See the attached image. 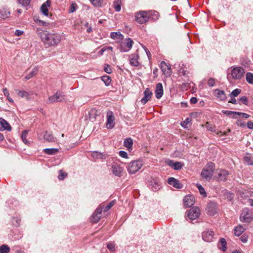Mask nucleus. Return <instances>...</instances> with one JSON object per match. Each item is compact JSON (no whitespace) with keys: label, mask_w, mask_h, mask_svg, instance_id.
<instances>
[{"label":"nucleus","mask_w":253,"mask_h":253,"mask_svg":"<svg viewBox=\"0 0 253 253\" xmlns=\"http://www.w3.org/2000/svg\"><path fill=\"white\" fill-rule=\"evenodd\" d=\"M37 33L42 41L48 46L57 45L61 41V36L55 33H50L41 29H37Z\"/></svg>","instance_id":"nucleus-1"},{"label":"nucleus","mask_w":253,"mask_h":253,"mask_svg":"<svg viewBox=\"0 0 253 253\" xmlns=\"http://www.w3.org/2000/svg\"><path fill=\"white\" fill-rule=\"evenodd\" d=\"M214 169L215 165L214 163L212 162L208 163L201 172V175L202 178L207 181H210Z\"/></svg>","instance_id":"nucleus-2"},{"label":"nucleus","mask_w":253,"mask_h":253,"mask_svg":"<svg viewBox=\"0 0 253 253\" xmlns=\"http://www.w3.org/2000/svg\"><path fill=\"white\" fill-rule=\"evenodd\" d=\"M245 74V69L241 67H233L231 71L232 78L235 80H240Z\"/></svg>","instance_id":"nucleus-3"},{"label":"nucleus","mask_w":253,"mask_h":253,"mask_svg":"<svg viewBox=\"0 0 253 253\" xmlns=\"http://www.w3.org/2000/svg\"><path fill=\"white\" fill-rule=\"evenodd\" d=\"M143 166L142 161L137 160L129 163L127 167V170L129 173L133 174L140 169Z\"/></svg>","instance_id":"nucleus-4"},{"label":"nucleus","mask_w":253,"mask_h":253,"mask_svg":"<svg viewBox=\"0 0 253 253\" xmlns=\"http://www.w3.org/2000/svg\"><path fill=\"white\" fill-rule=\"evenodd\" d=\"M133 41L130 38L126 39L120 44V50L121 52H127L132 47Z\"/></svg>","instance_id":"nucleus-5"},{"label":"nucleus","mask_w":253,"mask_h":253,"mask_svg":"<svg viewBox=\"0 0 253 253\" xmlns=\"http://www.w3.org/2000/svg\"><path fill=\"white\" fill-rule=\"evenodd\" d=\"M240 219L242 222L246 223L251 222L253 219V217L252 214L249 212V210L248 208H244L243 209L240 216Z\"/></svg>","instance_id":"nucleus-6"},{"label":"nucleus","mask_w":253,"mask_h":253,"mask_svg":"<svg viewBox=\"0 0 253 253\" xmlns=\"http://www.w3.org/2000/svg\"><path fill=\"white\" fill-rule=\"evenodd\" d=\"M149 16L147 12L144 11L138 12L135 15L136 21L140 23L143 24L149 21Z\"/></svg>","instance_id":"nucleus-7"},{"label":"nucleus","mask_w":253,"mask_h":253,"mask_svg":"<svg viewBox=\"0 0 253 253\" xmlns=\"http://www.w3.org/2000/svg\"><path fill=\"white\" fill-rule=\"evenodd\" d=\"M200 214V209L197 207L191 208L187 214L188 218L190 220H195L197 218Z\"/></svg>","instance_id":"nucleus-8"},{"label":"nucleus","mask_w":253,"mask_h":253,"mask_svg":"<svg viewBox=\"0 0 253 253\" xmlns=\"http://www.w3.org/2000/svg\"><path fill=\"white\" fill-rule=\"evenodd\" d=\"M214 236V232L209 229H206L202 233V238L206 242H211Z\"/></svg>","instance_id":"nucleus-9"},{"label":"nucleus","mask_w":253,"mask_h":253,"mask_svg":"<svg viewBox=\"0 0 253 253\" xmlns=\"http://www.w3.org/2000/svg\"><path fill=\"white\" fill-rule=\"evenodd\" d=\"M207 213L213 216L217 212V205L215 203L210 202L208 204L207 206Z\"/></svg>","instance_id":"nucleus-10"},{"label":"nucleus","mask_w":253,"mask_h":253,"mask_svg":"<svg viewBox=\"0 0 253 253\" xmlns=\"http://www.w3.org/2000/svg\"><path fill=\"white\" fill-rule=\"evenodd\" d=\"M64 95L61 92H57L54 95L48 98V102L53 103L56 102H60L64 100Z\"/></svg>","instance_id":"nucleus-11"},{"label":"nucleus","mask_w":253,"mask_h":253,"mask_svg":"<svg viewBox=\"0 0 253 253\" xmlns=\"http://www.w3.org/2000/svg\"><path fill=\"white\" fill-rule=\"evenodd\" d=\"M102 212V208L99 207L97 208L94 212L93 213L91 221L93 223H97L99 221L101 217V214Z\"/></svg>","instance_id":"nucleus-12"},{"label":"nucleus","mask_w":253,"mask_h":253,"mask_svg":"<svg viewBox=\"0 0 253 253\" xmlns=\"http://www.w3.org/2000/svg\"><path fill=\"white\" fill-rule=\"evenodd\" d=\"M195 198L192 195H187L183 199L184 206L186 207H190L194 204Z\"/></svg>","instance_id":"nucleus-13"},{"label":"nucleus","mask_w":253,"mask_h":253,"mask_svg":"<svg viewBox=\"0 0 253 253\" xmlns=\"http://www.w3.org/2000/svg\"><path fill=\"white\" fill-rule=\"evenodd\" d=\"M101 113L99 110L96 109H91L88 112L89 119L91 122H93L96 120L97 117H99Z\"/></svg>","instance_id":"nucleus-14"},{"label":"nucleus","mask_w":253,"mask_h":253,"mask_svg":"<svg viewBox=\"0 0 253 253\" xmlns=\"http://www.w3.org/2000/svg\"><path fill=\"white\" fill-rule=\"evenodd\" d=\"M161 68L165 75L167 77L170 76L171 74V68L165 62L162 61L161 62Z\"/></svg>","instance_id":"nucleus-15"},{"label":"nucleus","mask_w":253,"mask_h":253,"mask_svg":"<svg viewBox=\"0 0 253 253\" xmlns=\"http://www.w3.org/2000/svg\"><path fill=\"white\" fill-rule=\"evenodd\" d=\"M166 163L170 167L174 169L175 170H179L181 169L183 165L181 163L179 162H174L172 160H168L166 161Z\"/></svg>","instance_id":"nucleus-16"},{"label":"nucleus","mask_w":253,"mask_h":253,"mask_svg":"<svg viewBox=\"0 0 253 253\" xmlns=\"http://www.w3.org/2000/svg\"><path fill=\"white\" fill-rule=\"evenodd\" d=\"M113 173L117 176H120L123 171V169L117 164L114 163L112 166Z\"/></svg>","instance_id":"nucleus-17"},{"label":"nucleus","mask_w":253,"mask_h":253,"mask_svg":"<svg viewBox=\"0 0 253 253\" xmlns=\"http://www.w3.org/2000/svg\"><path fill=\"white\" fill-rule=\"evenodd\" d=\"M144 94V97L141 99V102L143 104H145L151 99L152 92L149 88H146Z\"/></svg>","instance_id":"nucleus-18"},{"label":"nucleus","mask_w":253,"mask_h":253,"mask_svg":"<svg viewBox=\"0 0 253 253\" xmlns=\"http://www.w3.org/2000/svg\"><path fill=\"white\" fill-rule=\"evenodd\" d=\"M107 121L106 123V125L109 126H114L115 117L114 114L112 111H108L107 114Z\"/></svg>","instance_id":"nucleus-19"},{"label":"nucleus","mask_w":253,"mask_h":253,"mask_svg":"<svg viewBox=\"0 0 253 253\" xmlns=\"http://www.w3.org/2000/svg\"><path fill=\"white\" fill-rule=\"evenodd\" d=\"M51 4V1L50 0H46V2L43 3L41 7V11L42 13L45 16H48V7L50 6Z\"/></svg>","instance_id":"nucleus-20"},{"label":"nucleus","mask_w":253,"mask_h":253,"mask_svg":"<svg viewBox=\"0 0 253 253\" xmlns=\"http://www.w3.org/2000/svg\"><path fill=\"white\" fill-rule=\"evenodd\" d=\"M229 173L225 170H220L218 173L217 180L219 181H225L227 180Z\"/></svg>","instance_id":"nucleus-21"},{"label":"nucleus","mask_w":253,"mask_h":253,"mask_svg":"<svg viewBox=\"0 0 253 253\" xmlns=\"http://www.w3.org/2000/svg\"><path fill=\"white\" fill-rule=\"evenodd\" d=\"M168 183L176 188H182V185L179 182V181L173 177H169L168 180Z\"/></svg>","instance_id":"nucleus-22"},{"label":"nucleus","mask_w":253,"mask_h":253,"mask_svg":"<svg viewBox=\"0 0 253 253\" xmlns=\"http://www.w3.org/2000/svg\"><path fill=\"white\" fill-rule=\"evenodd\" d=\"M163 87L161 83H158L156 85L155 94L157 99L160 98L163 95Z\"/></svg>","instance_id":"nucleus-23"},{"label":"nucleus","mask_w":253,"mask_h":253,"mask_svg":"<svg viewBox=\"0 0 253 253\" xmlns=\"http://www.w3.org/2000/svg\"><path fill=\"white\" fill-rule=\"evenodd\" d=\"M38 71L39 69L38 67H35L29 73L25 76L23 79V80L26 81L35 76L37 74Z\"/></svg>","instance_id":"nucleus-24"},{"label":"nucleus","mask_w":253,"mask_h":253,"mask_svg":"<svg viewBox=\"0 0 253 253\" xmlns=\"http://www.w3.org/2000/svg\"><path fill=\"white\" fill-rule=\"evenodd\" d=\"M43 138L46 141L48 142H52L56 141L55 137H54L51 133L47 131L44 133Z\"/></svg>","instance_id":"nucleus-25"},{"label":"nucleus","mask_w":253,"mask_h":253,"mask_svg":"<svg viewBox=\"0 0 253 253\" xmlns=\"http://www.w3.org/2000/svg\"><path fill=\"white\" fill-rule=\"evenodd\" d=\"M215 95L221 100H225L226 96L223 90H220L218 89H216L214 90Z\"/></svg>","instance_id":"nucleus-26"},{"label":"nucleus","mask_w":253,"mask_h":253,"mask_svg":"<svg viewBox=\"0 0 253 253\" xmlns=\"http://www.w3.org/2000/svg\"><path fill=\"white\" fill-rule=\"evenodd\" d=\"M138 55H131L129 58L130 64L134 66H138Z\"/></svg>","instance_id":"nucleus-27"},{"label":"nucleus","mask_w":253,"mask_h":253,"mask_svg":"<svg viewBox=\"0 0 253 253\" xmlns=\"http://www.w3.org/2000/svg\"><path fill=\"white\" fill-rule=\"evenodd\" d=\"M246 230L245 228L242 225L237 226L234 229V234L236 236H240Z\"/></svg>","instance_id":"nucleus-28"},{"label":"nucleus","mask_w":253,"mask_h":253,"mask_svg":"<svg viewBox=\"0 0 253 253\" xmlns=\"http://www.w3.org/2000/svg\"><path fill=\"white\" fill-rule=\"evenodd\" d=\"M43 151L46 154L53 155L59 152V149L57 148H45Z\"/></svg>","instance_id":"nucleus-29"},{"label":"nucleus","mask_w":253,"mask_h":253,"mask_svg":"<svg viewBox=\"0 0 253 253\" xmlns=\"http://www.w3.org/2000/svg\"><path fill=\"white\" fill-rule=\"evenodd\" d=\"M218 246L221 250L225 252L226 250V241L225 239L224 238L220 239Z\"/></svg>","instance_id":"nucleus-30"},{"label":"nucleus","mask_w":253,"mask_h":253,"mask_svg":"<svg viewBox=\"0 0 253 253\" xmlns=\"http://www.w3.org/2000/svg\"><path fill=\"white\" fill-rule=\"evenodd\" d=\"M111 38L114 40H122L123 35L120 32H113L111 33Z\"/></svg>","instance_id":"nucleus-31"},{"label":"nucleus","mask_w":253,"mask_h":253,"mask_svg":"<svg viewBox=\"0 0 253 253\" xmlns=\"http://www.w3.org/2000/svg\"><path fill=\"white\" fill-rule=\"evenodd\" d=\"M10 14V12L5 8L0 9V17L5 19Z\"/></svg>","instance_id":"nucleus-32"},{"label":"nucleus","mask_w":253,"mask_h":253,"mask_svg":"<svg viewBox=\"0 0 253 253\" xmlns=\"http://www.w3.org/2000/svg\"><path fill=\"white\" fill-rule=\"evenodd\" d=\"M124 146L126 147L128 150L132 148L133 145L132 139L130 138L126 139L124 142Z\"/></svg>","instance_id":"nucleus-33"},{"label":"nucleus","mask_w":253,"mask_h":253,"mask_svg":"<svg viewBox=\"0 0 253 253\" xmlns=\"http://www.w3.org/2000/svg\"><path fill=\"white\" fill-rule=\"evenodd\" d=\"M244 161L249 165H253V155L248 154L244 157Z\"/></svg>","instance_id":"nucleus-34"},{"label":"nucleus","mask_w":253,"mask_h":253,"mask_svg":"<svg viewBox=\"0 0 253 253\" xmlns=\"http://www.w3.org/2000/svg\"><path fill=\"white\" fill-rule=\"evenodd\" d=\"M152 189L154 191H156L159 190L161 187V184L160 182L157 181H154L152 182Z\"/></svg>","instance_id":"nucleus-35"},{"label":"nucleus","mask_w":253,"mask_h":253,"mask_svg":"<svg viewBox=\"0 0 253 253\" xmlns=\"http://www.w3.org/2000/svg\"><path fill=\"white\" fill-rule=\"evenodd\" d=\"M92 157L94 158V160L97 159H102L104 158V155L102 153L95 151L93 152L91 154Z\"/></svg>","instance_id":"nucleus-36"},{"label":"nucleus","mask_w":253,"mask_h":253,"mask_svg":"<svg viewBox=\"0 0 253 253\" xmlns=\"http://www.w3.org/2000/svg\"><path fill=\"white\" fill-rule=\"evenodd\" d=\"M18 95L26 100H29L30 94L25 91H20L18 93Z\"/></svg>","instance_id":"nucleus-37"},{"label":"nucleus","mask_w":253,"mask_h":253,"mask_svg":"<svg viewBox=\"0 0 253 253\" xmlns=\"http://www.w3.org/2000/svg\"><path fill=\"white\" fill-rule=\"evenodd\" d=\"M246 80L249 84H253V74L250 72L247 73Z\"/></svg>","instance_id":"nucleus-38"},{"label":"nucleus","mask_w":253,"mask_h":253,"mask_svg":"<svg viewBox=\"0 0 253 253\" xmlns=\"http://www.w3.org/2000/svg\"><path fill=\"white\" fill-rule=\"evenodd\" d=\"M115 205V201H112L110 202L109 203L107 204V206H101L100 207L102 208V211L104 212L107 211L111 207H112Z\"/></svg>","instance_id":"nucleus-39"},{"label":"nucleus","mask_w":253,"mask_h":253,"mask_svg":"<svg viewBox=\"0 0 253 253\" xmlns=\"http://www.w3.org/2000/svg\"><path fill=\"white\" fill-rule=\"evenodd\" d=\"M10 251V248L7 245H2L0 246V253H8Z\"/></svg>","instance_id":"nucleus-40"},{"label":"nucleus","mask_w":253,"mask_h":253,"mask_svg":"<svg viewBox=\"0 0 253 253\" xmlns=\"http://www.w3.org/2000/svg\"><path fill=\"white\" fill-rule=\"evenodd\" d=\"M28 133V131L27 130H25L23 131L22 135H21L22 140L26 144H28L29 143L28 141L26 139V137L27 136Z\"/></svg>","instance_id":"nucleus-41"},{"label":"nucleus","mask_w":253,"mask_h":253,"mask_svg":"<svg viewBox=\"0 0 253 253\" xmlns=\"http://www.w3.org/2000/svg\"><path fill=\"white\" fill-rule=\"evenodd\" d=\"M114 7L116 10L118 12L121 10V0H114Z\"/></svg>","instance_id":"nucleus-42"},{"label":"nucleus","mask_w":253,"mask_h":253,"mask_svg":"<svg viewBox=\"0 0 253 253\" xmlns=\"http://www.w3.org/2000/svg\"><path fill=\"white\" fill-rule=\"evenodd\" d=\"M102 81L105 83L106 85H108L111 82V79L108 76H104L101 78Z\"/></svg>","instance_id":"nucleus-43"},{"label":"nucleus","mask_w":253,"mask_h":253,"mask_svg":"<svg viewBox=\"0 0 253 253\" xmlns=\"http://www.w3.org/2000/svg\"><path fill=\"white\" fill-rule=\"evenodd\" d=\"M197 188L201 195H203L204 197L207 196V194L205 191L204 188L201 185L197 184Z\"/></svg>","instance_id":"nucleus-44"},{"label":"nucleus","mask_w":253,"mask_h":253,"mask_svg":"<svg viewBox=\"0 0 253 253\" xmlns=\"http://www.w3.org/2000/svg\"><path fill=\"white\" fill-rule=\"evenodd\" d=\"M241 90L240 89H235L232 91L230 94V96L231 97H236L241 93Z\"/></svg>","instance_id":"nucleus-45"},{"label":"nucleus","mask_w":253,"mask_h":253,"mask_svg":"<svg viewBox=\"0 0 253 253\" xmlns=\"http://www.w3.org/2000/svg\"><path fill=\"white\" fill-rule=\"evenodd\" d=\"M222 112L224 114H226L228 116L233 115L234 117H236V116H237V114H239V112H233V111H222Z\"/></svg>","instance_id":"nucleus-46"},{"label":"nucleus","mask_w":253,"mask_h":253,"mask_svg":"<svg viewBox=\"0 0 253 253\" xmlns=\"http://www.w3.org/2000/svg\"><path fill=\"white\" fill-rule=\"evenodd\" d=\"M59 174L58 175V178L59 180H63L67 175V173L63 171L62 170L59 171Z\"/></svg>","instance_id":"nucleus-47"},{"label":"nucleus","mask_w":253,"mask_h":253,"mask_svg":"<svg viewBox=\"0 0 253 253\" xmlns=\"http://www.w3.org/2000/svg\"><path fill=\"white\" fill-rule=\"evenodd\" d=\"M0 126H10L4 119L0 118Z\"/></svg>","instance_id":"nucleus-48"},{"label":"nucleus","mask_w":253,"mask_h":253,"mask_svg":"<svg viewBox=\"0 0 253 253\" xmlns=\"http://www.w3.org/2000/svg\"><path fill=\"white\" fill-rule=\"evenodd\" d=\"M19 3L23 6H26L29 5L30 0H18Z\"/></svg>","instance_id":"nucleus-49"},{"label":"nucleus","mask_w":253,"mask_h":253,"mask_svg":"<svg viewBox=\"0 0 253 253\" xmlns=\"http://www.w3.org/2000/svg\"><path fill=\"white\" fill-rule=\"evenodd\" d=\"M77 7V5L76 3H74V2L72 3L71 6H70V10H69V12L73 13L74 12H75L76 11Z\"/></svg>","instance_id":"nucleus-50"},{"label":"nucleus","mask_w":253,"mask_h":253,"mask_svg":"<svg viewBox=\"0 0 253 253\" xmlns=\"http://www.w3.org/2000/svg\"><path fill=\"white\" fill-rule=\"evenodd\" d=\"M107 248L111 252H113L115 250V245L112 243H109L107 244Z\"/></svg>","instance_id":"nucleus-51"},{"label":"nucleus","mask_w":253,"mask_h":253,"mask_svg":"<svg viewBox=\"0 0 253 253\" xmlns=\"http://www.w3.org/2000/svg\"><path fill=\"white\" fill-rule=\"evenodd\" d=\"M248 236L246 234L243 235L241 237V240L244 243H247L248 241Z\"/></svg>","instance_id":"nucleus-52"},{"label":"nucleus","mask_w":253,"mask_h":253,"mask_svg":"<svg viewBox=\"0 0 253 253\" xmlns=\"http://www.w3.org/2000/svg\"><path fill=\"white\" fill-rule=\"evenodd\" d=\"M104 70V71L108 74H111L112 73V69L109 65H105Z\"/></svg>","instance_id":"nucleus-53"},{"label":"nucleus","mask_w":253,"mask_h":253,"mask_svg":"<svg viewBox=\"0 0 253 253\" xmlns=\"http://www.w3.org/2000/svg\"><path fill=\"white\" fill-rule=\"evenodd\" d=\"M240 100L245 105H247L248 104V99L246 96H242L240 98Z\"/></svg>","instance_id":"nucleus-54"},{"label":"nucleus","mask_w":253,"mask_h":253,"mask_svg":"<svg viewBox=\"0 0 253 253\" xmlns=\"http://www.w3.org/2000/svg\"><path fill=\"white\" fill-rule=\"evenodd\" d=\"M214 84H215V81L212 78H210L208 82V84L210 86H213L214 85Z\"/></svg>","instance_id":"nucleus-55"},{"label":"nucleus","mask_w":253,"mask_h":253,"mask_svg":"<svg viewBox=\"0 0 253 253\" xmlns=\"http://www.w3.org/2000/svg\"><path fill=\"white\" fill-rule=\"evenodd\" d=\"M119 155L121 157L124 158H127V154L126 152L124 151H120L119 152Z\"/></svg>","instance_id":"nucleus-56"},{"label":"nucleus","mask_w":253,"mask_h":253,"mask_svg":"<svg viewBox=\"0 0 253 253\" xmlns=\"http://www.w3.org/2000/svg\"><path fill=\"white\" fill-rule=\"evenodd\" d=\"M237 116H240V118L243 119H247L249 117V115L248 114L242 113H239V114H237Z\"/></svg>","instance_id":"nucleus-57"},{"label":"nucleus","mask_w":253,"mask_h":253,"mask_svg":"<svg viewBox=\"0 0 253 253\" xmlns=\"http://www.w3.org/2000/svg\"><path fill=\"white\" fill-rule=\"evenodd\" d=\"M92 3L95 6H99L101 3V0H91Z\"/></svg>","instance_id":"nucleus-58"},{"label":"nucleus","mask_w":253,"mask_h":253,"mask_svg":"<svg viewBox=\"0 0 253 253\" xmlns=\"http://www.w3.org/2000/svg\"><path fill=\"white\" fill-rule=\"evenodd\" d=\"M247 122L244 121H239L238 123V125L240 126H246Z\"/></svg>","instance_id":"nucleus-59"},{"label":"nucleus","mask_w":253,"mask_h":253,"mask_svg":"<svg viewBox=\"0 0 253 253\" xmlns=\"http://www.w3.org/2000/svg\"><path fill=\"white\" fill-rule=\"evenodd\" d=\"M190 121L191 120L189 118H187L186 119L185 121L181 123V125L182 126L187 125L190 123Z\"/></svg>","instance_id":"nucleus-60"},{"label":"nucleus","mask_w":253,"mask_h":253,"mask_svg":"<svg viewBox=\"0 0 253 253\" xmlns=\"http://www.w3.org/2000/svg\"><path fill=\"white\" fill-rule=\"evenodd\" d=\"M217 134L219 136L226 135L227 134V131H224L222 132V131H218Z\"/></svg>","instance_id":"nucleus-61"},{"label":"nucleus","mask_w":253,"mask_h":253,"mask_svg":"<svg viewBox=\"0 0 253 253\" xmlns=\"http://www.w3.org/2000/svg\"><path fill=\"white\" fill-rule=\"evenodd\" d=\"M12 127H0V131H3L4 130H7L10 131L11 130Z\"/></svg>","instance_id":"nucleus-62"},{"label":"nucleus","mask_w":253,"mask_h":253,"mask_svg":"<svg viewBox=\"0 0 253 253\" xmlns=\"http://www.w3.org/2000/svg\"><path fill=\"white\" fill-rule=\"evenodd\" d=\"M190 102L192 104H195L197 102V99L196 97H193L190 99Z\"/></svg>","instance_id":"nucleus-63"},{"label":"nucleus","mask_w":253,"mask_h":253,"mask_svg":"<svg viewBox=\"0 0 253 253\" xmlns=\"http://www.w3.org/2000/svg\"><path fill=\"white\" fill-rule=\"evenodd\" d=\"M249 205L253 207V199H249L248 200Z\"/></svg>","instance_id":"nucleus-64"}]
</instances>
